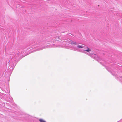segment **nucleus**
<instances>
[{
	"label": "nucleus",
	"mask_w": 122,
	"mask_h": 122,
	"mask_svg": "<svg viewBox=\"0 0 122 122\" xmlns=\"http://www.w3.org/2000/svg\"><path fill=\"white\" fill-rule=\"evenodd\" d=\"M76 47L77 48H82L81 51H79L75 47H74L72 49H73L76 51L82 52H83V51H86L88 52L91 51V50L87 47H85L82 45H77Z\"/></svg>",
	"instance_id": "f257e3e1"
},
{
	"label": "nucleus",
	"mask_w": 122,
	"mask_h": 122,
	"mask_svg": "<svg viewBox=\"0 0 122 122\" xmlns=\"http://www.w3.org/2000/svg\"><path fill=\"white\" fill-rule=\"evenodd\" d=\"M106 68L110 72L112 75L114 76H115V77L117 79H119V80H121V79L119 77L121 78H122L121 76L120 77V76H119L116 74V73L112 71V72L111 70H110V69L109 68H108L107 67H106Z\"/></svg>",
	"instance_id": "f03ea898"
},
{
	"label": "nucleus",
	"mask_w": 122,
	"mask_h": 122,
	"mask_svg": "<svg viewBox=\"0 0 122 122\" xmlns=\"http://www.w3.org/2000/svg\"><path fill=\"white\" fill-rule=\"evenodd\" d=\"M39 50H42L44 48V47H43L42 43L41 42L39 43Z\"/></svg>",
	"instance_id": "7ed1b4c3"
},
{
	"label": "nucleus",
	"mask_w": 122,
	"mask_h": 122,
	"mask_svg": "<svg viewBox=\"0 0 122 122\" xmlns=\"http://www.w3.org/2000/svg\"><path fill=\"white\" fill-rule=\"evenodd\" d=\"M59 36H56L55 38H54L53 41H54H54H56L57 40L58 41V40H59Z\"/></svg>",
	"instance_id": "20e7f679"
},
{
	"label": "nucleus",
	"mask_w": 122,
	"mask_h": 122,
	"mask_svg": "<svg viewBox=\"0 0 122 122\" xmlns=\"http://www.w3.org/2000/svg\"><path fill=\"white\" fill-rule=\"evenodd\" d=\"M70 43L72 44L73 46V45H76L77 44V43L76 42H70Z\"/></svg>",
	"instance_id": "39448f33"
},
{
	"label": "nucleus",
	"mask_w": 122,
	"mask_h": 122,
	"mask_svg": "<svg viewBox=\"0 0 122 122\" xmlns=\"http://www.w3.org/2000/svg\"><path fill=\"white\" fill-rule=\"evenodd\" d=\"M39 120L40 122H46V121L42 119H40Z\"/></svg>",
	"instance_id": "423d86ee"
},
{
	"label": "nucleus",
	"mask_w": 122,
	"mask_h": 122,
	"mask_svg": "<svg viewBox=\"0 0 122 122\" xmlns=\"http://www.w3.org/2000/svg\"><path fill=\"white\" fill-rule=\"evenodd\" d=\"M53 46H54L49 45L47 46V48H52L53 47Z\"/></svg>",
	"instance_id": "0eeeda50"
},
{
	"label": "nucleus",
	"mask_w": 122,
	"mask_h": 122,
	"mask_svg": "<svg viewBox=\"0 0 122 122\" xmlns=\"http://www.w3.org/2000/svg\"><path fill=\"white\" fill-rule=\"evenodd\" d=\"M64 41H64V42H67V40H64Z\"/></svg>",
	"instance_id": "6e6552de"
}]
</instances>
